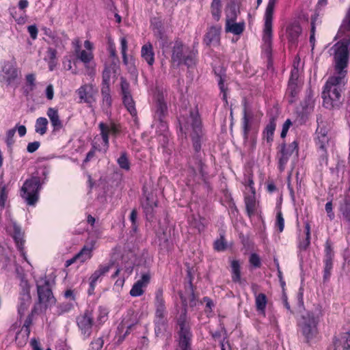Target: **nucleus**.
I'll return each instance as SVG.
<instances>
[{
    "label": "nucleus",
    "instance_id": "f257e3e1",
    "mask_svg": "<svg viewBox=\"0 0 350 350\" xmlns=\"http://www.w3.org/2000/svg\"><path fill=\"white\" fill-rule=\"evenodd\" d=\"M346 68L336 67L333 75L328 78L324 85L322 92L323 105L327 109L337 108L342 104V93L347 83Z\"/></svg>",
    "mask_w": 350,
    "mask_h": 350
},
{
    "label": "nucleus",
    "instance_id": "f03ea898",
    "mask_svg": "<svg viewBox=\"0 0 350 350\" xmlns=\"http://www.w3.org/2000/svg\"><path fill=\"white\" fill-rule=\"evenodd\" d=\"M277 0H269L265 13V23L263 28L262 40L264 42L262 53L267 60V66H272L271 45H272V23L274 8Z\"/></svg>",
    "mask_w": 350,
    "mask_h": 350
},
{
    "label": "nucleus",
    "instance_id": "7ed1b4c3",
    "mask_svg": "<svg viewBox=\"0 0 350 350\" xmlns=\"http://www.w3.org/2000/svg\"><path fill=\"white\" fill-rule=\"evenodd\" d=\"M154 305L155 308L154 319V334L156 336L159 337L166 332L168 325L167 310L162 288H159L155 292Z\"/></svg>",
    "mask_w": 350,
    "mask_h": 350
},
{
    "label": "nucleus",
    "instance_id": "20e7f679",
    "mask_svg": "<svg viewBox=\"0 0 350 350\" xmlns=\"http://www.w3.org/2000/svg\"><path fill=\"white\" fill-rule=\"evenodd\" d=\"M38 301L34 305H37V308L41 311L42 306L46 310L49 306L55 303L56 299L55 298L52 286L50 281L47 279L46 275L40 278L36 282Z\"/></svg>",
    "mask_w": 350,
    "mask_h": 350
},
{
    "label": "nucleus",
    "instance_id": "39448f33",
    "mask_svg": "<svg viewBox=\"0 0 350 350\" xmlns=\"http://www.w3.org/2000/svg\"><path fill=\"white\" fill-rule=\"evenodd\" d=\"M198 52L190 49L180 41H176L172 49V59L179 66H192L196 64V55Z\"/></svg>",
    "mask_w": 350,
    "mask_h": 350
},
{
    "label": "nucleus",
    "instance_id": "423d86ee",
    "mask_svg": "<svg viewBox=\"0 0 350 350\" xmlns=\"http://www.w3.org/2000/svg\"><path fill=\"white\" fill-rule=\"evenodd\" d=\"M41 187L40 178L32 176L23 183L21 189V196L28 205L33 206L38 200Z\"/></svg>",
    "mask_w": 350,
    "mask_h": 350
},
{
    "label": "nucleus",
    "instance_id": "0eeeda50",
    "mask_svg": "<svg viewBox=\"0 0 350 350\" xmlns=\"http://www.w3.org/2000/svg\"><path fill=\"white\" fill-rule=\"evenodd\" d=\"M322 316L321 310L319 314H315L313 312H307L301 316L299 326L301 328L302 334L305 336L307 342L314 338L318 334L317 325L319 321V317Z\"/></svg>",
    "mask_w": 350,
    "mask_h": 350
},
{
    "label": "nucleus",
    "instance_id": "6e6552de",
    "mask_svg": "<svg viewBox=\"0 0 350 350\" xmlns=\"http://www.w3.org/2000/svg\"><path fill=\"white\" fill-rule=\"evenodd\" d=\"M189 121L192 128L191 138L192 141L194 154H202L201 142L203 136L202 121L198 109L191 110L189 112Z\"/></svg>",
    "mask_w": 350,
    "mask_h": 350
},
{
    "label": "nucleus",
    "instance_id": "1a4fd4ad",
    "mask_svg": "<svg viewBox=\"0 0 350 350\" xmlns=\"http://www.w3.org/2000/svg\"><path fill=\"white\" fill-rule=\"evenodd\" d=\"M304 67H293L288 81L286 92L290 96L288 103L292 104L295 102L296 98L302 89L304 83Z\"/></svg>",
    "mask_w": 350,
    "mask_h": 350
},
{
    "label": "nucleus",
    "instance_id": "9d476101",
    "mask_svg": "<svg viewBox=\"0 0 350 350\" xmlns=\"http://www.w3.org/2000/svg\"><path fill=\"white\" fill-rule=\"evenodd\" d=\"M349 39H342L336 42L329 49L335 66H347L349 61Z\"/></svg>",
    "mask_w": 350,
    "mask_h": 350
},
{
    "label": "nucleus",
    "instance_id": "9b49d317",
    "mask_svg": "<svg viewBox=\"0 0 350 350\" xmlns=\"http://www.w3.org/2000/svg\"><path fill=\"white\" fill-rule=\"evenodd\" d=\"M143 194L141 198V205L148 220H152L154 215V208L158 206L157 194L152 190L149 191L146 186L142 188Z\"/></svg>",
    "mask_w": 350,
    "mask_h": 350
},
{
    "label": "nucleus",
    "instance_id": "f8f14e48",
    "mask_svg": "<svg viewBox=\"0 0 350 350\" xmlns=\"http://www.w3.org/2000/svg\"><path fill=\"white\" fill-rule=\"evenodd\" d=\"M76 323L83 339L89 338L92 335V327L94 324L93 310H85L83 313L77 317Z\"/></svg>",
    "mask_w": 350,
    "mask_h": 350
},
{
    "label": "nucleus",
    "instance_id": "ddd939ff",
    "mask_svg": "<svg viewBox=\"0 0 350 350\" xmlns=\"http://www.w3.org/2000/svg\"><path fill=\"white\" fill-rule=\"evenodd\" d=\"M72 44L74 49V53L77 59H79L85 64H90L94 58L92 50L94 49L93 44L90 40L84 42V47L85 50H81L80 40L78 38L73 40Z\"/></svg>",
    "mask_w": 350,
    "mask_h": 350
},
{
    "label": "nucleus",
    "instance_id": "4468645a",
    "mask_svg": "<svg viewBox=\"0 0 350 350\" xmlns=\"http://www.w3.org/2000/svg\"><path fill=\"white\" fill-rule=\"evenodd\" d=\"M21 292L19 297V305L18 306V313L21 319L31 302L30 295V284L26 280H21L20 283Z\"/></svg>",
    "mask_w": 350,
    "mask_h": 350
},
{
    "label": "nucleus",
    "instance_id": "2eb2a0df",
    "mask_svg": "<svg viewBox=\"0 0 350 350\" xmlns=\"http://www.w3.org/2000/svg\"><path fill=\"white\" fill-rule=\"evenodd\" d=\"M204 154H193V155L188 159L189 173L193 178L198 176V173L201 178L204 180L206 172L204 170L206 165L203 161Z\"/></svg>",
    "mask_w": 350,
    "mask_h": 350
},
{
    "label": "nucleus",
    "instance_id": "dca6fc26",
    "mask_svg": "<svg viewBox=\"0 0 350 350\" xmlns=\"http://www.w3.org/2000/svg\"><path fill=\"white\" fill-rule=\"evenodd\" d=\"M168 114L167 103L165 100L163 94L158 92L155 98L154 118L157 119L162 128H167V123L164 120Z\"/></svg>",
    "mask_w": 350,
    "mask_h": 350
},
{
    "label": "nucleus",
    "instance_id": "f3484780",
    "mask_svg": "<svg viewBox=\"0 0 350 350\" xmlns=\"http://www.w3.org/2000/svg\"><path fill=\"white\" fill-rule=\"evenodd\" d=\"M98 128L103 139V152H106L109 146V134L116 137L120 133V129L114 122H110L108 124L103 122L99 123Z\"/></svg>",
    "mask_w": 350,
    "mask_h": 350
},
{
    "label": "nucleus",
    "instance_id": "a211bd4d",
    "mask_svg": "<svg viewBox=\"0 0 350 350\" xmlns=\"http://www.w3.org/2000/svg\"><path fill=\"white\" fill-rule=\"evenodd\" d=\"M280 150V156L278 159V167L280 171L282 172L291 156L295 153L297 156L299 148L297 141H293L292 143L286 145L285 143L281 144Z\"/></svg>",
    "mask_w": 350,
    "mask_h": 350
},
{
    "label": "nucleus",
    "instance_id": "6ab92c4d",
    "mask_svg": "<svg viewBox=\"0 0 350 350\" xmlns=\"http://www.w3.org/2000/svg\"><path fill=\"white\" fill-rule=\"evenodd\" d=\"M334 252L332 245L329 241H327L325 245V256L323 259V282L329 280L331 276V271L333 269V261Z\"/></svg>",
    "mask_w": 350,
    "mask_h": 350
},
{
    "label": "nucleus",
    "instance_id": "aec40b11",
    "mask_svg": "<svg viewBox=\"0 0 350 350\" xmlns=\"http://www.w3.org/2000/svg\"><path fill=\"white\" fill-rule=\"evenodd\" d=\"M302 32V29L297 21H293L287 25L286 27V37L288 40L289 48L297 46L298 39Z\"/></svg>",
    "mask_w": 350,
    "mask_h": 350
},
{
    "label": "nucleus",
    "instance_id": "412c9836",
    "mask_svg": "<svg viewBox=\"0 0 350 350\" xmlns=\"http://www.w3.org/2000/svg\"><path fill=\"white\" fill-rule=\"evenodd\" d=\"M177 325L179 326L178 336L179 339L191 338L192 334L191 327L187 321V310L182 309L181 313L177 318Z\"/></svg>",
    "mask_w": 350,
    "mask_h": 350
},
{
    "label": "nucleus",
    "instance_id": "4be33fe9",
    "mask_svg": "<svg viewBox=\"0 0 350 350\" xmlns=\"http://www.w3.org/2000/svg\"><path fill=\"white\" fill-rule=\"evenodd\" d=\"M19 71L16 67H3L0 71V81L8 85L18 83Z\"/></svg>",
    "mask_w": 350,
    "mask_h": 350
},
{
    "label": "nucleus",
    "instance_id": "5701e85b",
    "mask_svg": "<svg viewBox=\"0 0 350 350\" xmlns=\"http://www.w3.org/2000/svg\"><path fill=\"white\" fill-rule=\"evenodd\" d=\"M77 94L80 98V103L84 102L90 105L96 101L95 95L97 90L91 84H85L77 90Z\"/></svg>",
    "mask_w": 350,
    "mask_h": 350
},
{
    "label": "nucleus",
    "instance_id": "b1692460",
    "mask_svg": "<svg viewBox=\"0 0 350 350\" xmlns=\"http://www.w3.org/2000/svg\"><path fill=\"white\" fill-rule=\"evenodd\" d=\"M138 322L139 320L135 317L132 320V322H129L128 319H122L118 327V331L119 332L117 340L118 344H121L125 340L126 337L131 333V329Z\"/></svg>",
    "mask_w": 350,
    "mask_h": 350
},
{
    "label": "nucleus",
    "instance_id": "393cba45",
    "mask_svg": "<svg viewBox=\"0 0 350 350\" xmlns=\"http://www.w3.org/2000/svg\"><path fill=\"white\" fill-rule=\"evenodd\" d=\"M215 76L217 77L218 86L221 93H222V99L228 103L227 91L228 88L225 86V82L228 80L225 67H215L213 69Z\"/></svg>",
    "mask_w": 350,
    "mask_h": 350
},
{
    "label": "nucleus",
    "instance_id": "a878e982",
    "mask_svg": "<svg viewBox=\"0 0 350 350\" xmlns=\"http://www.w3.org/2000/svg\"><path fill=\"white\" fill-rule=\"evenodd\" d=\"M150 281V273H145L142 275L141 278L137 280L130 291V295L132 297H139L144 293V288L146 287Z\"/></svg>",
    "mask_w": 350,
    "mask_h": 350
},
{
    "label": "nucleus",
    "instance_id": "bb28decb",
    "mask_svg": "<svg viewBox=\"0 0 350 350\" xmlns=\"http://www.w3.org/2000/svg\"><path fill=\"white\" fill-rule=\"evenodd\" d=\"M114 265L113 261H110L106 265H100L98 269L90 277V288L94 290L96 283L98 279L107 273Z\"/></svg>",
    "mask_w": 350,
    "mask_h": 350
},
{
    "label": "nucleus",
    "instance_id": "cd10ccee",
    "mask_svg": "<svg viewBox=\"0 0 350 350\" xmlns=\"http://www.w3.org/2000/svg\"><path fill=\"white\" fill-rule=\"evenodd\" d=\"M39 312H40V310L38 309V308H37V305H34L33 306V308H31V312L27 315V317L23 323L22 329L16 333V336H15V340H17L18 335L21 334V332L23 330L24 331V332L25 334L26 340H27V338L29 336L30 332H31L30 327L33 325V317L36 314H38Z\"/></svg>",
    "mask_w": 350,
    "mask_h": 350
},
{
    "label": "nucleus",
    "instance_id": "c85d7f7f",
    "mask_svg": "<svg viewBox=\"0 0 350 350\" xmlns=\"http://www.w3.org/2000/svg\"><path fill=\"white\" fill-rule=\"evenodd\" d=\"M13 232L12 234V237L16 243V245L18 250L20 251L21 254L23 256H25L24 252V232H23L21 226L18 225L16 222H13L12 224Z\"/></svg>",
    "mask_w": 350,
    "mask_h": 350
},
{
    "label": "nucleus",
    "instance_id": "c756f323",
    "mask_svg": "<svg viewBox=\"0 0 350 350\" xmlns=\"http://www.w3.org/2000/svg\"><path fill=\"white\" fill-rule=\"evenodd\" d=\"M339 212L343 221L350 225V192H347L339 203Z\"/></svg>",
    "mask_w": 350,
    "mask_h": 350
},
{
    "label": "nucleus",
    "instance_id": "7c9ffc66",
    "mask_svg": "<svg viewBox=\"0 0 350 350\" xmlns=\"http://www.w3.org/2000/svg\"><path fill=\"white\" fill-rule=\"evenodd\" d=\"M220 27H211L204 38V42L207 46L218 45L220 41Z\"/></svg>",
    "mask_w": 350,
    "mask_h": 350
},
{
    "label": "nucleus",
    "instance_id": "2f4dec72",
    "mask_svg": "<svg viewBox=\"0 0 350 350\" xmlns=\"http://www.w3.org/2000/svg\"><path fill=\"white\" fill-rule=\"evenodd\" d=\"M276 116H271L269 118V123L266 125L263 131V138L267 142L271 144L273 140V135L276 128Z\"/></svg>",
    "mask_w": 350,
    "mask_h": 350
},
{
    "label": "nucleus",
    "instance_id": "473e14b6",
    "mask_svg": "<svg viewBox=\"0 0 350 350\" xmlns=\"http://www.w3.org/2000/svg\"><path fill=\"white\" fill-rule=\"evenodd\" d=\"M335 350H350V332L342 333L334 341Z\"/></svg>",
    "mask_w": 350,
    "mask_h": 350
},
{
    "label": "nucleus",
    "instance_id": "72a5a7b5",
    "mask_svg": "<svg viewBox=\"0 0 350 350\" xmlns=\"http://www.w3.org/2000/svg\"><path fill=\"white\" fill-rule=\"evenodd\" d=\"M46 114L50 119L54 131H58L63 128V124L59 118L57 109L49 107L46 111Z\"/></svg>",
    "mask_w": 350,
    "mask_h": 350
},
{
    "label": "nucleus",
    "instance_id": "f704fd0d",
    "mask_svg": "<svg viewBox=\"0 0 350 350\" xmlns=\"http://www.w3.org/2000/svg\"><path fill=\"white\" fill-rule=\"evenodd\" d=\"M141 55L142 58L146 60L149 66H152L154 64V53L152 45L150 42H148L142 46Z\"/></svg>",
    "mask_w": 350,
    "mask_h": 350
},
{
    "label": "nucleus",
    "instance_id": "c9c22d12",
    "mask_svg": "<svg viewBox=\"0 0 350 350\" xmlns=\"http://www.w3.org/2000/svg\"><path fill=\"white\" fill-rule=\"evenodd\" d=\"M245 204L247 215L249 217H252L256 211V200L255 197V191L253 194L245 197Z\"/></svg>",
    "mask_w": 350,
    "mask_h": 350
},
{
    "label": "nucleus",
    "instance_id": "e433bc0d",
    "mask_svg": "<svg viewBox=\"0 0 350 350\" xmlns=\"http://www.w3.org/2000/svg\"><path fill=\"white\" fill-rule=\"evenodd\" d=\"M244 29H245L244 22L235 23V21L234 22H229L228 21H226L225 30L226 32H230L234 35H240L243 32Z\"/></svg>",
    "mask_w": 350,
    "mask_h": 350
},
{
    "label": "nucleus",
    "instance_id": "4c0bfd02",
    "mask_svg": "<svg viewBox=\"0 0 350 350\" xmlns=\"http://www.w3.org/2000/svg\"><path fill=\"white\" fill-rule=\"evenodd\" d=\"M232 281L234 283H241V265L238 260H232L230 263Z\"/></svg>",
    "mask_w": 350,
    "mask_h": 350
},
{
    "label": "nucleus",
    "instance_id": "58836bf2",
    "mask_svg": "<svg viewBox=\"0 0 350 350\" xmlns=\"http://www.w3.org/2000/svg\"><path fill=\"white\" fill-rule=\"evenodd\" d=\"M267 304V298L265 294L264 293H255V304L256 310L265 314V308Z\"/></svg>",
    "mask_w": 350,
    "mask_h": 350
},
{
    "label": "nucleus",
    "instance_id": "ea45409f",
    "mask_svg": "<svg viewBox=\"0 0 350 350\" xmlns=\"http://www.w3.org/2000/svg\"><path fill=\"white\" fill-rule=\"evenodd\" d=\"M252 130V126L250 122V118L247 114V108L245 105L243 109V135L244 142H247L249 139V133Z\"/></svg>",
    "mask_w": 350,
    "mask_h": 350
},
{
    "label": "nucleus",
    "instance_id": "a19ab883",
    "mask_svg": "<svg viewBox=\"0 0 350 350\" xmlns=\"http://www.w3.org/2000/svg\"><path fill=\"white\" fill-rule=\"evenodd\" d=\"M92 250V246L88 247L84 245L82 249L75 255V258L77 259V260L80 261V262H84L87 260L91 258Z\"/></svg>",
    "mask_w": 350,
    "mask_h": 350
},
{
    "label": "nucleus",
    "instance_id": "79ce46f5",
    "mask_svg": "<svg viewBox=\"0 0 350 350\" xmlns=\"http://www.w3.org/2000/svg\"><path fill=\"white\" fill-rule=\"evenodd\" d=\"M101 95L103 98V107L107 110L112 105V98L110 94L109 86L106 85L101 88Z\"/></svg>",
    "mask_w": 350,
    "mask_h": 350
},
{
    "label": "nucleus",
    "instance_id": "37998d69",
    "mask_svg": "<svg viewBox=\"0 0 350 350\" xmlns=\"http://www.w3.org/2000/svg\"><path fill=\"white\" fill-rule=\"evenodd\" d=\"M123 104L133 117L137 116L135 101L131 95L122 96Z\"/></svg>",
    "mask_w": 350,
    "mask_h": 350
},
{
    "label": "nucleus",
    "instance_id": "c03bdc74",
    "mask_svg": "<svg viewBox=\"0 0 350 350\" xmlns=\"http://www.w3.org/2000/svg\"><path fill=\"white\" fill-rule=\"evenodd\" d=\"M329 142V137L327 133L321 129L319 132H317V144L319 146V148L326 154V145Z\"/></svg>",
    "mask_w": 350,
    "mask_h": 350
},
{
    "label": "nucleus",
    "instance_id": "a18cd8bd",
    "mask_svg": "<svg viewBox=\"0 0 350 350\" xmlns=\"http://www.w3.org/2000/svg\"><path fill=\"white\" fill-rule=\"evenodd\" d=\"M48 120L46 118H38L36 121L35 131L43 135L47 131Z\"/></svg>",
    "mask_w": 350,
    "mask_h": 350
},
{
    "label": "nucleus",
    "instance_id": "49530a36",
    "mask_svg": "<svg viewBox=\"0 0 350 350\" xmlns=\"http://www.w3.org/2000/svg\"><path fill=\"white\" fill-rule=\"evenodd\" d=\"M211 10L213 17L218 21L221 13V0H212Z\"/></svg>",
    "mask_w": 350,
    "mask_h": 350
},
{
    "label": "nucleus",
    "instance_id": "de8ad7c7",
    "mask_svg": "<svg viewBox=\"0 0 350 350\" xmlns=\"http://www.w3.org/2000/svg\"><path fill=\"white\" fill-rule=\"evenodd\" d=\"M57 59L56 49L49 47L48 48L44 60L48 63L49 66H55Z\"/></svg>",
    "mask_w": 350,
    "mask_h": 350
},
{
    "label": "nucleus",
    "instance_id": "09e8293b",
    "mask_svg": "<svg viewBox=\"0 0 350 350\" xmlns=\"http://www.w3.org/2000/svg\"><path fill=\"white\" fill-rule=\"evenodd\" d=\"M214 250L217 252L224 251L227 248V243L225 240L224 233L219 234V238L214 241Z\"/></svg>",
    "mask_w": 350,
    "mask_h": 350
},
{
    "label": "nucleus",
    "instance_id": "8fccbe9b",
    "mask_svg": "<svg viewBox=\"0 0 350 350\" xmlns=\"http://www.w3.org/2000/svg\"><path fill=\"white\" fill-rule=\"evenodd\" d=\"M306 239L299 243V248L306 250L310 244V225L308 222L305 224Z\"/></svg>",
    "mask_w": 350,
    "mask_h": 350
},
{
    "label": "nucleus",
    "instance_id": "3c124183",
    "mask_svg": "<svg viewBox=\"0 0 350 350\" xmlns=\"http://www.w3.org/2000/svg\"><path fill=\"white\" fill-rule=\"evenodd\" d=\"M309 113L310 111L308 106H303L301 111H297V121H298L300 124H305L308 119Z\"/></svg>",
    "mask_w": 350,
    "mask_h": 350
},
{
    "label": "nucleus",
    "instance_id": "603ef678",
    "mask_svg": "<svg viewBox=\"0 0 350 350\" xmlns=\"http://www.w3.org/2000/svg\"><path fill=\"white\" fill-rule=\"evenodd\" d=\"M339 31L345 33L350 31V9L349 8L340 25Z\"/></svg>",
    "mask_w": 350,
    "mask_h": 350
},
{
    "label": "nucleus",
    "instance_id": "864d4df0",
    "mask_svg": "<svg viewBox=\"0 0 350 350\" xmlns=\"http://www.w3.org/2000/svg\"><path fill=\"white\" fill-rule=\"evenodd\" d=\"M96 151H103V147L101 148L99 144L94 142L92 144V149L87 153L83 160V163H88L94 157Z\"/></svg>",
    "mask_w": 350,
    "mask_h": 350
},
{
    "label": "nucleus",
    "instance_id": "5fc2aeb1",
    "mask_svg": "<svg viewBox=\"0 0 350 350\" xmlns=\"http://www.w3.org/2000/svg\"><path fill=\"white\" fill-rule=\"evenodd\" d=\"M117 162L121 169L129 170L130 162L129 161L127 153L122 152L120 157L118 159Z\"/></svg>",
    "mask_w": 350,
    "mask_h": 350
},
{
    "label": "nucleus",
    "instance_id": "6e6d98bb",
    "mask_svg": "<svg viewBox=\"0 0 350 350\" xmlns=\"http://www.w3.org/2000/svg\"><path fill=\"white\" fill-rule=\"evenodd\" d=\"M155 37L159 42L160 46L162 48L168 46V40L167 36L164 33L161 29H158L154 33Z\"/></svg>",
    "mask_w": 350,
    "mask_h": 350
},
{
    "label": "nucleus",
    "instance_id": "4d7b16f0",
    "mask_svg": "<svg viewBox=\"0 0 350 350\" xmlns=\"http://www.w3.org/2000/svg\"><path fill=\"white\" fill-rule=\"evenodd\" d=\"M127 44H128V42H127L126 38L122 37L120 38L121 53L122 55L123 63L125 65L131 64V62L130 61H129V59L126 55Z\"/></svg>",
    "mask_w": 350,
    "mask_h": 350
},
{
    "label": "nucleus",
    "instance_id": "13d9d810",
    "mask_svg": "<svg viewBox=\"0 0 350 350\" xmlns=\"http://www.w3.org/2000/svg\"><path fill=\"white\" fill-rule=\"evenodd\" d=\"M191 338L178 340V347L176 350H191Z\"/></svg>",
    "mask_w": 350,
    "mask_h": 350
},
{
    "label": "nucleus",
    "instance_id": "bf43d9fd",
    "mask_svg": "<svg viewBox=\"0 0 350 350\" xmlns=\"http://www.w3.org/2000/svg\"><path fill=\"white\" fill-rule=\"evenodd\" d=\"M316 16L312 17L311 19V28H310V43L311 44L312 49H314V43H315V31H316V27H315V21H316Z\"/></svg>",
    "mask_w": 350,
    "mask_h": 350
},
{
    "label": "nucleus",
    "instance_id": "052dcab7",
    "mask_svg": "<svg viewBox=\"0 0 350 350\" xmlns=\"http://www.w3.org/2000/svg\"><path fill=\"white\" fill-rule=\"evenodd\" d=\"M16 133V128L8 130L6 133L5 143L9 148H12L14 143V136Z\"/></svg>",
    "mask_w": 350,
    "mask_h": 350
},
{
    "label": "nucleus",
    "instance_id": "680f3d73",
    "mask_svg": "<svg viewBox=\"0 0 350 350\" xmlns=\"http://www.w3.org/2000/svg\"><path fill=\"white\" fill-rule=\"evenodd\" d=\"M275 226L278 228L280 232H282L284 228V219L280 210H279L276 214Z\"/></svg>",
    "mask_w": 350,
    "mask_h": 350
},
{
    "label": "nucleus",
    "instance_id": "e2e57ef3",
    "mask_svg": "<svg viewBox=\"0 0 350 350\" xmlns=\"http://www.w3.org/2000/svg\"><path fill=\"white\" fill-rule=\"evenodd\" d=\"M111 77V70L110 67H105L103 71V81L102 87L109 86V81Z\"/></svg>",
    "mask_w": 350,
    "mask_h": 350
},
{
    "label": "nucleus",
    "instance_id": "0e129e2a",
    "mask_svg": "<svg viewBox=\"0 0 350 350\" xmlns=\"http://www.w3.org/2000/svg\"><path fill=\"white\" fill-rule=\"evenodd\" d=\"M104 344L102 337L94 339L90 343V350H101Z\"/></svg>",
    "mask_w": 350,
    "mask_h": 350
},
{
    "label": "nucleus",
    "instance_id": "69168bd1",
    "mask_svg": "<svg viewBox=\"0 0 350 350\" xmlns=\"http://www.w3.org/2000/svg\"><path fill=\"white\" fill-rule=\"evenodd\" d=\"M237 14L235 5L230 8V10L226 12V21L229 22H234L237 20Z\"/></svg>",
    "mask_w": 350,
    "mask_h": 350
},
{
    "label": "nucleus",
    "instance_id": "338daca9",
    "mask_svg": "<svg viewBox=\"0 0 350 350\" xmlns=\"http://www.w3.org/2000/svg\"><path fill=\"white\" fill-rule=\"evenodd\" d=\"M8 198V194L5 191V185L0 187V209L2 210L5 207V201Z\"/></svg>",
    "mask_w": 350,
    "mask_h": 350
},
{
    "label": "nucleus",
    "instance_id": "774afa93",
    "mask_svg": "<svg viewBox=\"0 0 350 350\" xmlns=\"http://www.w3.org/2000/svg\"><path fill=\"white\" fill-rule=\"evenodd\" d=\"M249 262L255 268H258L261 265L260 258L256 253H252L250 255Z\"/></svg>",
    "mask_w": 350,
    "mask_h": 350
}]
</instances>
